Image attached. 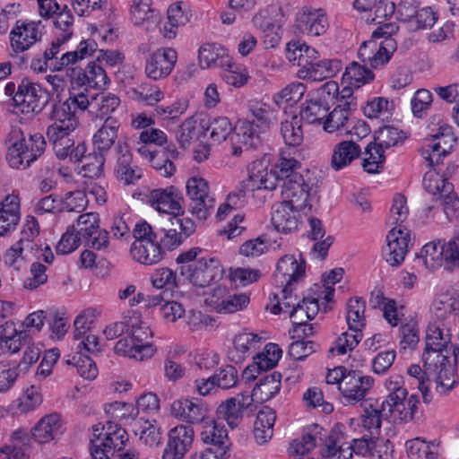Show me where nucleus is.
<instances>
[{"mask_svg":"<svg viewBox=\"0 0 459 459\" xmlns=\"http://www.w3.org/2000/svg\"><path fill=\"white\" fill-rule=\"evenodd\" d=\"M360 154V147L352 141L339 143L333 149L331 166L334 170H340L350 165Z\"/></svg>","mask_w":459,"mask_h":459,"instance_id":"obj_32","label":"nucleus"},{"mask_svg":"<svg viewBox=\"0 0 459 459\" xmlns=\"http://www.w3.org/2000/svg\"><path fill=\"white\" fill-rule=\"evenodd\" d=\"M205 126L198 123L194 117L186 119L177 133L178 142L182 148L188 147L195 141L199 140L200 134L204 132Z\"/></svg>","mask_w":459,"mask_h":459,"instance_id":"obj_41","label":"nucleus"},{"mask_svg":"<svg viewBox=\"0 0 459 459\" xmlns=\"http://www.w3.org/2000/svg\"><path fill=\"white\" fill-rule=\"evenodd\" d=\"M396 48V41L392 37H385L378 46L377 45V52L372 57V67L377 68L387 63Z\"/></svg>","mask_w":459,"mask_h":459,"instance_id":"obj_60","label":"nucleus"},{"mask_svg":"<svg viewBox=\"0 0 459 459\" xmlns=\"http://www.w3.org/2000/svg\"><path fill=\"white\" fill-rule=\"evenodd\" d=\"M46 95L47 92L39 84L27 78L23 79L13 97L14 112L27 115L29 118L33 117L39 114L48 103Z\"/></svg>","mask_w":459,"mask_h":459,"instance_id":"obj_9","label":"nucleus"},{"mask_svg":"<svg viewBox=\"0 0 459 459\" xmlns=\"http://www.w3.org/2000/svg\"><path fill=\"white\" fill-rule=\"evenodd\" d=\"M119 126L120 124L116 118L108 117L105 119L102 126L93 136V143L98 152L105 153L111 148L117 137Z\"/></svg>","mask_w":459,"mask_h":459,"instance_id":"obj_31","label":"nucleus"},{"mask_svg":"<svg viewBox=\"0 0 459 459\" xmlns=\"http://www.w3.org/2000/svg\"><path fill=\"white\" fill-rule=\"evenodd\" d=\"M158 243L164 250H172L178 247L183 239L175 226H171V221L165 223L163 227L157 228Z\"/></svg>","mask_w":459,"mask_h":459,"instance_id":"obj_50","label":"nucleus"},{"mask_svg":"<svg viewBox=\"0 0 459 459\" xmlns=\"http://www.w3.org/2000/svg\"><path fill=\"white\" fill-rule=\"evenodd\" d=\"M60 427V416L57 413L46 415L32 429V437L39 443H48L55 438Z\"/></svg>","mask_w":459,"mask_h":459,"instance_id":"obj_33","label":"nucleus"},{"mask_svg":"<svg viewBox=\"0 0 459 459\" xmlns=\"http://www.w3.org/2000/svg\"><path fill=\"white\" fill-rule=\"evenodd\" d=\"M82 84L90 87L104 90L109 84L110 80L104 68L98 62L93 61L88 64L82 73V77H78Z\"/></svg>","mask_w":459,"mask_h":459,"instance_id":"obj_40","label":"nucleus"},{"mask_svg":"<svg viewBox=\"0 0 459 459\" xmlns=\"http://www.w3.org/2000/svg\"><path fill=\"white\" fill-rule=\"evenodd\" d=\"M249 303V297L245 293L234 294L217 304L220 313L230 314L245 308Z\"/></svg>","mask_w":459,"mask_h":459,"instance_id":"obj_61","label":"nucleus"},{"mask_svg":"<svg viewBox=\"0 0 459 459\" xmlns=\"http://www.w3.org/2000/svg\"><path fill=\"white\" fill-rule=\"evenodd\" d=\"M406 450L411 459H437V446L417 437L406 442Z\"/></svg>","mask_w":459,"mask_h":459,"instance_id":"obj_45","label":"nucleus"},{"mask_svg":"<svg viewBox=\"0 0 459 459\" xmlns=\"http://www.w3.org/2000/svg\"><path fill=\"white\" fill-rule=\"evenodd\" d=\"M281 373L276 371L263 376L254 387L251 397L261 402L272 399L281 389Z\"/></svg>","mask_w":459,"mask_h":459,"instance_id":"obj_34","label":"nucleus"},{"mask_svg":"<svg viewBox=\"0 0 459 459\" xmlns=\"http://www.w3.org/2000/svg\"><path fill=\"white\" fill-rule=\"evenodd\" d=\"M329 107L325 101L311 100L300 110V119L307 124H323L328 115Z\"/></svg>","mask_w":459,"mask_h":459,"instance_id":"obj_42","label":"nucleus"},{"mask_svg":"<svg viewBox=\"0 0 459 459\" xmlns=\"http://www.w3.org/2000/svg\"><path fill=\"white\" fill-rule=\"evenodd\" d=\"M449 335H444L439 326L432 325L428 327L423 360L426 362L427 373L433 371L436 364L439 363L437 392L440 394H446L457 383L455 379V365L449 360Z\"/></svg>","mask_w":459,"mask_h":459,"instance_id":"obj_2","label":"nucleus"},{"mask_svg":"<svg viewBox=\"0 0 459 459\" xmlns=\"http://www.w3.org/2000/svg\"><path fill=\"white\" fill-rule=\"evenodd\" d=\"M148 202L160 212L177 215L180 212L183 213L182 202H184V198L173 186L152 190L148 196Z\"/></svg>","mask_w":459,"mask_h":459,"instance_id":"obj_20","label":"nucleus"},{"mask_svg":"<svg viewBox=\"0 0 459 459\" xmlns=\"http://www.w3.org/2000/svg\"><path fill=\"white\" fill-rule=\"evenodd\" d=\"M405 134L392 126H384L374 134V142L382 149L395 146L404 141Z\"/></svg>","mask_w":459,"mask_h":459,"instance_id":"obj_46","label":"nucleus"},{"mask_svg":"<svg viewBox=\"0 0 459 459\" xmlns=\"http://www.w3.org/2000/svg\"><path fill=\"white\" fill-rule=\"evenodd\" d=\"M33 250L34 246L30 244V240L22 238L6 251L4 263L18 271L28 259L29 253H32Z\"/></svg>","mask_w":459,"mask_h":459,"instance_id":"obj_39","label":"nucleus"},{"mask_svg":"<svg viewBox=\"0 0 459 459\" xmlns=\"http://www.w3.org/2000/svg\"><path fill=\"white\" fill-rule=\"evenodd\" d=\"M87 204L88 200L84 192L80 190L68 192L65 194L62 207L58 208V211L80 212L84 210Z\"/></svg>","mask_w":459,"mask_h":459,"instance_id":"obj_63","label":"nucleus"},{"mask_svg":"<svg viewBox=\"0 0 459 459\" xmlns=\"http://www.w3.org/2000/svg\"><path fill=\"white\" fill-rule=\"evenodd\" d=\"M373 78L374 74L369 69L354 61L346 67L345 73L343 74V79L349 80L350 84L355 87H359L360 84L368 82L373 80Z\"/></svg>","mask_w":459,"mask_h":459,"instance_id":"obj_55","label":"nucleus"},{"mask_svg":"<svg viewBox=\"0 0 459 459\" xmlns=\"http://www.w3.org/2000/svg\"><path fill=\"white\" fill-rule=\"evenodd\" d=\"M436 120L438 127L435 133L430 134L431 142L427 143L421 151L422 157L429 162L430 167L435 163L438 164L441 157L450 152L455 142L452 127L446 123H442L440 118L433 117V121ZM434 131L435 129H432V132Z\"/></svg>","mask_w":459,"mask_h":459,"instance_id":"obj_12","label":"nucleus"},{"mask_svg":"<svg viewBox=\"0 0 459 459\" xmlns=\"http://www.w3.org/2000/svg\"><path fill=\"white\" fill-rule=\"evenodd\" d=\"M261 130L256 128L249 119L239 120L235 127V134L232 135L237 139V143L246 148V150L255 149L261 143Z\"/></svg>","mask_w":459,"mask_h":459,"instance_id":"obj_37","label":"nucleus"},{"mask_svg":"<svg viewBox=\"0 0 459 459\" xmlns=\"http://www.w3.org/2000/svg\"><path fill=\"white\" fill-rule=\"evenodd\" d=\"M195 438L194 429L190 425L179 424L169 431L168 445L162 459H183L190 450Z\"/></svg>","mask_w":459,"mask_h":459,"instance_id":"obj_16","label":"nucleus"},{"mask_svg":"<svg viewBox=\"0 0 459 459\" xmlns=\"http://www.w3.org/2000/svg\"><path fill=\"white\" fill-rule=\"evenodd\" d=\"M373 385L372 377L364 376L358 370H350L340 384V392L348 404H355L364 400Z\"/></svg>","mask_w":459,"mask_h":459,"instance_id":"obj_15","label":"nucleus"},{"mask_svg":"<svg viewBox=\"0 0 459 459\" xmlns=\"http://www.w3.org/2000/svg\"><path fill=\"white\" fill-rule=\"evenodd\" d=\"M20 372L18 361L0 360V393H5L14 385Z\"/></svg>","mask_w":459,"mask_h":459,"instance_id":"obj_49","label":"nucleus"},{"mask_svg":"<svg viewBox=\"0 0 459 459\" xmlns=\"http://www.w3.org/2000/svg\"><path fill=\"white\" fill-rule=\"evenodd\" d=\"M13 134L16 138L20 135L22 137L8 148L6 160L12 168L24 169L43 154L46 149V141L40 134H30L27 138L20 130L14 131Z\"/></svg>","mask_w":459,"mask_h":459,"instance_id":"obj_6","label":"nucleus"},{"mask_svg":"<svg viewBox=\"0 0 459 459\" xmlns=\"http://www.w3.org/2000/svg\"><path fill=\"white\" fill-rule=\"evenodd\" d=\"M281 134L286 144L299 146L303 142V129L301 119L294 116L291 120L281 124Z\"/></svg>","mask_w":459,"mask_h":459,"instance_id":"obj_48","label":"nucleus"},{"mask_svg":"<svg viewBox=\"0 0 459 459\" xmlns=\"http://www.w3.org/2000/svg\"><path fill=\"white\" fill-rule=\"evenodd\" d=\"M344 425L336 424L330 431L322 450V455L326 458L337 456V459H351L353 449L351 444L345 442Z\"/></svg>","mask_w":459,"mask_h":459,"instance_id":"obj_25","label":"nucleus"},{"mask_svg":"<svg viewBox=\"0 0 459 459\" xmlns=\"http://www.w3.org/2000/svg\"><path fill=\"white\" fill-rule=\"evenodd\" d=\"M199 65L201 68L225 67L229 65L230 59L228 50L220 44H204L198 51Z\"/></svg>","mask_w":459,"mask_h":459,"instance_id":"obj_27","label":"nucleus"},{"mask_svg":"<svg viewBox=\"0 0 459 459\" xmlns=\"http://www.w3.org/2000/svg\"><path fill=\"white\" fill-rule=\"evenodd\" d=\"M128 435L125 429L111 421L92 427L91 454L93 459H111L117 452L124 450Z\"/></svg>","mask_w":459,"mask_h":459,"instance_id":"obj_4","label":"nucleus"},{"mask_svg":"<svg viewBox=\"0 0 459 459\" xmlns=\"http://www.w3.org/2000/svg\"><path fill=\"white\" fill-rule=\"evenodd\" d=\"M361 405L364 408L365 414L363 415V427L369 431L379 430L381 422L384 417L379 412V403L377 400L375 402L365 401Z\"/></svg>","mask_w":459,"mask_h":459,"instance_id":"obj_56","label":"nucleus"},{"mask_svg":"<svg viewBox=\"0 0 459 459\" xmlns=\"http://www.w3.org/2000/svg\"><path fill=\"white\" fill-rule=\"evenodd\" d=\"M345 332L336 340L335 346L332 347L329 351H337L338 355H342L350 351H352L361 341L362 333L361 330H349Z\"/></svg>","mask_w":459,"mask_h":459,"instance_id":"obj_58","label":"nucleus"},{"mask_svg":"<svg viewBox=\"0 0 459 459\" xmlns=\"http://www.w3.org/2000/svg\"><path fill=\"white\" fill-rule=\"evenodd\" d=\"M39 23L40 22H35L22 20L16 22L10 32L11 46L14 52H23L40 40Z\"/></svg>","mask_w":459,"mask_h":459,"instance_id":"obj_22","label":"nucleus"},{"mask_svg":"<svg viewBox=\"0 0 459 459\" xmlns=\"http://www.w3.org/2000/svg\"><path fill=\"white\" fill-rule=\"evenodd\" d=\"M251 119L253 125L264 132L270 126V107L265 103L257 100H252L248 105Z\"/></svg>","mask_w":459,"mask_h":459,"instance_id":"obj_54","label":"nucleus"},{"mask_svg":"<svg viewBox=\"0 0 459 459\" xmlns=\"http://www.w3.org/2000/svg\"><path fill=\"white\" fill-rule=\"evenodd\" d=\"M186 188L189 199L188 211L197 219L206 220L215 205L208 182L201 177H192L186 181Z\"/></svg>","mask_w":459,"mask_h":459,"instance_id":"obj_11","label":"nucleus"},{"mask_svg":"<svg viewBox=\"0 0 459 459\" xmlns=\"http://www.w3.org/2000/svg\"><path fill=\"white\" fill-rule=\"evenodd\" d=\"M200 247H192L176 259L180 274L195 287L205 288L222 277L223 269L216 258L199 257Z\"/></svg>","mask_w":459,"mask_h":459,"instance_id":"obj_3","label":"nucleus"},{"mask_svg":"<svg viewBox=\"0 0 459 459\" xmlns=\"http://www.w3.org/2000/svg\"><path fill=\"white\" fill-rule=\"evenodd\" d=\"M114 351L117 354L137 361L152 358L156 349L152 344H138L129 334L117 342Z\"/></svg>","mask_w":459,"mask_h":459,"instance_id":"obj_28","label":"nucleus"},{"mask_svg":"<svg viewBox=\"0 0 459 459\" xmlns=\"http://www.w3.org/2000/svg\"><path fill=\"white\" fill-rule=\"evenodd\" d=\"M253 399L243 394L231 397L222 402L216 410L215 420L225 421L231 429L239 425L243 419L244 410L252 405Z\"/></svg>","mask_w":459,"mask_h":459,"instance_id":"obj_19","label":"nucleus"},{"mask_svg":"<svg viewBox=\"0 0 459 459\" xmlns=\"http://www.w3.org/2000/svg\"><path fill=\"white\" fill-rule=\"evenodd\" d=\"M299 165L294 158L281 157L274 167L268 170L262 160H255L248 168L246 183L247 190H275L281 187V202L294 205L295 208L311 209L308 204L310 187L304 178L295 169Z\"/></svg>","mask_w":459,"mask_h":459,"instance_id":"obj_1","label":"nucleus"},{"mask_svg":"<svg viewBox=\"0 0 459 459\" xmlns=\"http://www.w3.org/2000/svg\"><path fill=\"white\" fill-rule=\"evenodd\" d=\"M157 228H159V226H152L146 221L136 223L133 230L134 241L132 245L144 244L145 242H158Z\"/></svg>","mask_w":459,"mask_h":459,"instance_id":"obj_62","label":"nucleus"},{"mask_svg":"<svg viewBox=\"0 0 459 459\" xmlns=\"http://www.w3.org/2000/svg\"><path fill=\"white\" fill-rule=\"evenodd\" d=\"M171 415L190 426L204 423L207 419V408L198 400L181 398L175 400L170 406Z\"/></svg>","mask_w":459,"mask_h":459,"instance_id":"obj_21","label":"nucleus"},{"mask_svg":"<svg viewBox=\"0 0 459 459\" xmlns=\"http://www.w3.org/2000/svg\"><path fill=\"white\" fill-rule=\"evenodd\" d=\"M423 186L427 192L437 196L435 204L423 210V215L426 219L434 218V211L439 205L443 207L446 218L451 221L459 210V198L454 192V186L438 174H426L423 178Z\"/></svg>","mask_w":459,"mask_h":459,"instance_id":"obj_5","label":"nucleus"},{"mask_svg":"<svg viewBox=\"0 0 459 459\" xmlns=\"http://www.w3.org/2000/svg\"><path fill=\"white\" fill-rule=\"evenodd\" d=\"M322 428L317 424L309 426L304 432L301 439L293 440L288 448L290 456L300 458L309 453L316 446L318 435L321 434Z\"/></svg>","mask_w":459,"mask_h":459,"instance_id":"obj_35","label":"nucleus"},{"mask_svg":"<svg viewBox=\"0 0 459 459\" xmlns=\"http://www.w3.org/2000/svg\"><path fill=\"white\" fill-rule=\"evenodd\" d=\"M383 256L392 266H398L404 260L411 242V232L402 225L394 227L386 236Z\"/></svg>","mask_w":459,"mask_h":459,"instance_id":"obj_13","label":"nucleus"},{"mask_svg":"<svg viewBox=\"0 0 459 459\" xmlns=\"http://www.w3.org/2000/svg\"><path fill=\"white\" fill-rule=\"evenodd\" d=\"M305 261L298 262L291 255L281 257L277 263L273 274V282L276 288H290L305 275Z\"/></svg>","mask_w":459,"mask_h":459,"instance_id":"obj_17","label":"nucleus"},{"mask_svg":"<svg viewBox=\"0 0 459 459\" xmlns=\"http://www.w3.org/2000/svg\"><path fill=\"white\" fill-rule=\"evenodd\" d=\"M117 158L115 174L125 185L135 184L142 177V169L133 165V156L126 142L118 141L116 146Z\"/></svg>","mask_w":459,"mask_h":459,"instance_id":"obj_23","label":"nucleus"},{"mask_svg":"<svg viewBox=\"0 0 459 459\" xmlns=\"http://www.w3.org/2000/svg\"><path fill=\"white\" fill-rule=\"evenodd\" d=\"M366 157L363 160L362 167L368 173H377L383 168L385 161L384 149L376 144L369 143L366 147Z\"/></svg>","mask_w":459,"mask_h":459,"instance_id":"obj_53","label":"nucleus"},{"mask_svg":"<svg viewBox=\"0 0 459 459\" xmlns=\"http://www.w3.org/2000/svg\"><path fill=\"white\" fill-rule=\"evenodd\" d=\"M365 301L361 298L350 299L347 304L346 321L349 330H361L366 325Z\"/></svg>","mask_w":459,"mask_h":459,"instance_id":"obj_44","label":"nucleus"},{"mask_svg":"<svg viewBox=\"0 0 459 459\" xmlns=\"http://www.w3.org/2000/svg\"><path fill=\"white\" fill-rule=\"evenodd\" d=\"M204 126V131H209L211 139L218 143L225 141L232 131L231 123L226 117H217Z\"/></svg>","mask_w":459,"mask_h":459,"instance_id":"obj_57","label":"nucleus"},{"mask_svg":"<svg viewBox=\"0 0 459 459\" xmlns=\"http://www.w3.org/2000/svg\"><path fill=\"white\" fill-rule=\"evenodd\" d=\"M275 420V411L268 406L258 411L254 424V437L257 444L264 445L273 437Z\"/></svg>","mask_w":459,"mask_h":459,"instance_id":"obj_30","label":"nucleus"},{"mask_svg":"<svg viewBox=\"0 0 459 459\" xmlns=\"http://www.w3.org/2000/svg\"><path fill=\"white\" fill-rule=\"evenodd\" d=\"M221 69V78L229 85L241 87L245 85L249 79L247 69L242 65L234 64L231 58L230 59L229 65H225V67Z\"/></svg>","mask_w":459,"mask_h":459,"instance_id":"obj_51","label":"nucleus"},{"mask_svg":"<svg viewBox=\"0 0 459 459\" xmlns=\"http://www.w3.org/2000/svg\"><path fill=\"white\" fill-rule=\"evenodd\" d=\"M152 0H134L131 6L132 20L136 25H142L145 22H157L158 12L151 7Z\"/></svg>","mask_w":459,"mask_h":459,"instance_id":"obj_47","label":"nucleus"},{"mask_svg":"<svg viewBox=\"0 0 459 459\" xmlns=\"http://www.w3.org/2000/svg\"><path fill=\"white\" fill-rule=\"evenodd\" d=\"M329 27L325 13L322 9H304L299 13L295 23V33L320 36Z\"/></svg>","mask_w":459,"mask_h":459,"instance_id":"obj_18","label":"nucleus"},{"mask_svg":"<svg viewBox=\"0 0 459 459\" xmlns=\"http://www.w3.org/2000/svg\"><path fill=\"white\" fill-rule=\"evenodd\" d=\"M201 439L204 444L229 452L230 442L228 431L221 421L215 420L214 419L210 421H204L203 431L201 432Z\"/></svg>","mask_w":459,"mask_h":459,"instance_id":"obj_29","label":"nucleus"},{"mask_svg":"<svg viewBox=\"0 0 459 459\" xmlns=\"http://www.w3.org/2000/svg\"><path fill=\"white\" fill-rule=\"evenodd\" d=\"M85 111L95 117H103L114 112L120 105V99L112 92H100L91 95V99L82 92Z\"/></svg>","mask_w":459,"mask_h":459,"instance_id":"obj_26","label":"nucleus"},{"mask_svg":"<svg viewBox=\"0 0 459 459\" xmlns=\"http://www.w3.org/2000/svg\"><path fill=\"white\" fill-rule=\"evenodd\" d=\"M303 209L295 208L294 205L284 202L276 203L272 207V223L274 229L282 233H290L297 230L299 223V212Z\"/></svg>","mask_w":459,"mask_h":459,"instance_id":"obj_24","label":"nucleus"},{"mask_svg":"<svg viewBox=\"0 0 459 459\" xmlns=\"http://www.w3.org/2000/svg\"><path fill=\"white\" fill-rule=\"evenodd\" d=\"M286 57L299 67L297 72L299 79L316 81L315 72L318 67L319 54L315 48L299 40H291L287 44Z\"/></svg>","mask_w":459,"mask_h":459,"instance_id":"obj_10","label":"nucleus"},{"mask_svg":"<svg viewBox=\"0 0 459 459\" xmlns=\"http://www.w3.org/2000/svg\"><path fill=\"white\" fill-rule=\"evenodd\" d=\"M82 92L70 95L65 100L51 104L48 119L52 122L48 128L74 130L78 126L77 113L85 111Z\"/></svg>","mask_w":459,"mask_h":459,"instance_id":"obj_8","label":"nucleus"},{"mask_svg":"<svg viewBox=\"0 0 459 459\" xmlns=\"http://www.w3.org/2000/svg\"><path fill=\"white\" fill-rule=\"evenodd\" d=\"M74 130H64V128L47 129V137L53 145L54 152L60 160H65L68 157L69 152L74 145V141L70 137Z\"/></svg>","mask_w":459,"mask_h":459,"instance_id":"obj_36","label":"nucleus"},{"mask_svg":"<svg viewBox=\"0 0 459 459\" xmlns=\"http://www.w3.org/2000/svg\"><path fill=\"white\" fill-rule=\"evenodd\" d=\"M186 323L191 332L211 331L217 327L216 319L201 311L190 310Z\"/></svg>","mask_w":459,"mask_h":459,"instance_id":"obj_52","label":"nucleus"},{"mask_svg":"<svg viewBox=\"0 0 459 459\" xmlns=\"http://www.w3.org/2000/svg\"><path fill=\"white\" fill-rule=\"evenodd\" d=\"M420 259L429 270L444 265L445 270L453 271L459 265V234L442 245L440 240L426 244Z\"/></svg>","mask_w":459,"mask_h":459,"instance_id":"obj_7","label":"nucleus"},{"mask_svg":"<svg viewBox=\"0 0 459 459\" xmlns=\"http://www.w3.org/2000/svg\"><path fill=\"white\" fill-rule=\"evenodd\" d=\"M178 59L175 49L162 48L151 54L145 62L144 72L148 78L158 81L168 77Z\"/></svg>","mask_w":459,"mask_h":459,"instance_id":"obj_14","label":"nucleus"},{"mask_svg":"<svg viewBox=\"0 0 459 459\" xmlns=\"http://www.w3.org/2000/svg\"><path fill=\"white\" fill-rule=\"evenodd\" d=\"M152 283L153 287L165 289L164 290L170 293L178 286L176 273L167 267L157 269L152 275Z\"/></svg>","mask_w":459,"mask_h":459,"instance_id":"obj_59","label":"nucleus"},{"mask_svg":"<svg viewBox=\"0 0 459 459\" xmlns=\"http://www.w3.org/2000/svg\"><path fill=\"white\" fill-rule=\"evenodd\" d=\"M130 252L134 260L148 265L160 262L164 253L158 242L132 245Z\"/></svg>","mask_w":459,"mask_h":459,"instance_id":"obj_38","label":"nucleus"},{"mask_svg":"<svg viewBox=\"0 0 459 459\" xmlns=\"http://www.w3.org/2000/svg\"><path fill=\"white\" fill-rule=\"evenodd\" d=\"M74 367L76 368L77 373L86 379H93L97 376V368L95 362L87 354L79 353L73 356Z\"/></svg>","mask_w":459,"mask_h":459,"instance_id":"obj_64","label":"nucleus"},{"mask_svg":"<svg viewBox=\"0 0 459 459\" xmlns=\"http://www.w3.org/2000/svg\"><path fill=\"white\" fill-rule=\"evenodd\" d=\"M134 431L135 435H139L140 440L151 447L156 446L160 443L161 436L160 428L156 425V421L152 423L149 420L140 419L134 424Z\"/></svg>","mask_w":459,"mask_h":459,"instance_id":"obj_43","label":"nucleus"}]
</instances>
